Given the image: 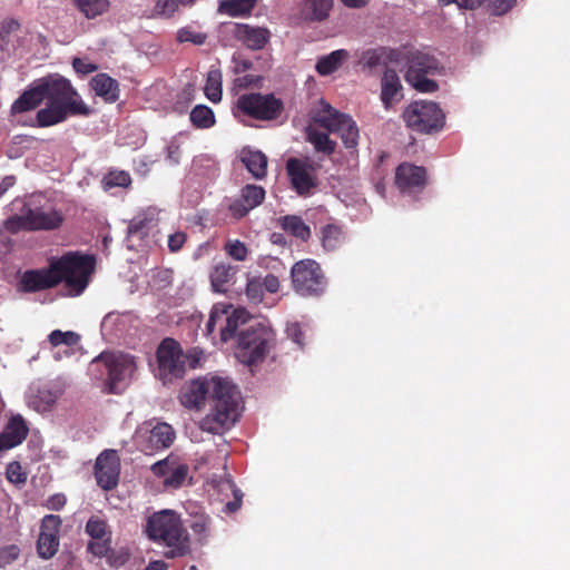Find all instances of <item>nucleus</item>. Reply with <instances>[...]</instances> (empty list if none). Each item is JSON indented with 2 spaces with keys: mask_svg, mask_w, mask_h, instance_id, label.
Segmentation results:
<instances>
[{
  "mask_svg": "<svg viewBox=\"0 0 570 570\" xmlns=\"http://www.w3.org/2000/svg\"><path fill=\"white\" fill-rule=\"evenodd\" d=\"M147 537L157 543L165 544L167 559L184 557L190 552L189 534L180 515L173 510H161L153 513L146 523Z\"/></svg>",
  "mask_w": 570,
  "mask_h": 570,
  "instance_id": "nucleus-4",
  "label": "nucleus"
},
{
  "mask_svg": "<svg viewBox=\"0 0 570 570\" xmlns=\"http://www.w3.org/2000/svg\"><path fill=\"white\" fill-rule=\"evenodd\" d=\"M187 464H175L173 465L169 475L164 479V485L167 488L178 489L180 488L188 474Z\"/></svg>",
  "mask_w": 570,
  "mask_h": 570,
  "instance_id": "nucleus-42",
  "label": "nucleus"
},
{
  "mask_svg": "<svg viewBox=\"0 0 570 570\" xmlns=\"http://www.w3.org/2000/svg\"><path fill=\"white\" fill-rule=\"evenodd\" d=\"M87 18H96L107 11L109 7L108 0H71Z\"/></svg>",
  "mask_w": 570,
  "mask_h": 570,
  "instance_id": "nucleus-39",
  "label": "nucleus"
},
{
  "mask_svg": "<svg viewBox=\"0 0 570 570\" xmlns=\"http://www.w3.org/2000/svg\"><path fill=\"white\" fill-rule=\"evenodd\" d=\"M47 106L37 111V127H50L63 122L71 116L87 117L91 108L83 101L71 82L63 78L51 76L35 80L12 104L11 114H23L35 110L43 101Z\"/></svg>",
  "mask_w": 570,
  "mask_h": 570,
  "instance_id": "nucleus-1",
  "label": "nucleus"
},
{
  "mask_svg": "<svg viewBox=\"0 0 570 570\" xmlns=\"http://www.w3.org/2000/svg\"><path fill=\"white\" fill-rule=\"evenodd\" d=\"M95 265L94 256L68 252L59 258L50 259L47 267L26 271L20 286L26 293H35L63 283L70 295L78 296L87 288Z\"/></svg>",
  "mask_w": 570,
  "mask_h": 570,
  "instance_id": "nucleus-3",
  "label": "nucleus"
},
{
  "mask_svg": "<svg viewBox=\"0 0 570 570\" xmlns=\"http://www.w3.org/2000/svg\"><path fill=\"white\" fill-rule=\"evenodd\" d=\"M29 218V230H53L61 226L63 216L60 212L51 209L26 207Z\"/></svg>",
  "mask_w": 570,
  "mask_h": 570,
  "instance_id": "nucleus-23",
  "label": "nucleus"
},
{
  "mask_svg": "<svg viewBox=\"0 0 570 570\" xmlns=\"http://www.w3.org/2000/svg\"><path fill=\"white\" fill-rule=\"evenodd\" d=\"M61 524V518L56 514H47L42 519L37 541V551L40 558L50 559L57 553Z\"/></svg>",
  "mask_w": 570,
  "mask_h": 570,
  "instance_id": "nucleus-16",
  "label": "nucleus"
},
{
  "mask_svg": "<svg viewBox=\"0 0 570 570\" xmlns=\"http://www.w3.org/2000/svg\"><path fill=\"white\" fill-rule=\"evenodd\" d=\"M203 355V351L197 347L188 350L186 353H184L183 357L185 361V368H196L199 365Z\"/></svg>",
  "mask_w": 570,
  "mask_h": 570,
  "instance_id": "nucleus-54",
  "label": "nucleus"
},
{
  "mask_svg": "<svg viewBox=\"0 0 570 570\" xmlns=\"http://www.w3.org/2000/svg\"><path fill=\"white\" fill-rule=\"evenodd\" d=\"M266 191L262 186L247 184L240 189V197L228 206L230 215L240 219L252 209L258 207L265 199Z\"/></svg>",
  "mask_w": 570,
  "mask_h": 570,
  "instance_id": "nucleus-18",
  "label": "nucleus"
},
{
  "mask_svg": "<svg viewBox=\"0 0 570 570\" xmlns=\"http://www.w3.org/2000/svg\"><path fill=\"white\" fill-rule=\"evenodd\" d=\"M189 118L193 126L199 129H208L216 122L213 109L206 105L195 106L190 111Z\"/></svg>",
  "mask_w": 570,
  "mask_h": 570,
  "instance_id": "nucleus-34",
  "label": "nucleus"
},
{
  "mask_svg": "<svg viewBox=\"0 0 570 570\" xmlns=\"http://www.w3.org/2000/svg\"><path fill=\"white\" fill-rule=\"evenodd\" d=\"M187 240V235L184 232H176L168 237V248L171 253L180 250Z\"/></svg>",
  "mask_w": 570,
  "mask_h": 570,
  "instance_id": "nucleus-56",
  "label": "nucleus"
},
{
  "mask_svg": "<svg viewBox=\"0 0 570 570\" xmlns=\"http://www.w3.org/2000/svg\"><path fill=\"white\" fill-rule=\"evenodd\" d=\"M402 57L401 48L377 46L363 50L358 56L357 66L364 69L395 71V68L402 66Z\"/></svg>",
  "mask_w": 570,
  "mask_h": 570,
  "instance_id": "nucleus-12",
  "label": "nucleus"
},
{
  "mask_svg": "<svg viewBox=\"0 0 570 570\" xmlns=\"http://www.w3.org/2000/svg\"><path fill=\"white\" fill-rule=\"evenodd\" d=\"M257 0H220L218 12L229 17L248 14L256 6Z\"/></svg>",
  "mask_w": 570,
  "mask_h": 570,
  "instance_id": "nucleus-32",
  "label": "nucleus"
},
{
  "mask_svg": "<svg viewBox=\"0 0 570 570\" xmlns=\"http://www.w3.org/2000/svg\"><path fill=\"white\" fill-rule=\"evenodd\" d=\"M3 226L10 234H17L20 230H29V218L27 209L24 208L21 215H13L7 218L3 223Z\"/></svg>",
  "mask_w": 570,
  "mask_h": 570,
  "instance_id": "nucleus-45",
  "label": "nucleus"
},
{
  "mask_svg": "<svg viewBox=\"0 0 570 570\" xmlns=\"http://www.w3.org/2000/svg\"><path fill=\"white\" fill-rule=\"evenodd\" d=\"M348 57L350 53L345 49L334 50L317 60L315 71H336Z\"/></svg>",
  "mask_w": 570,
  "mask_h": 570,
  "instance_id": "nucleus-33",
  "label": "nucleus"
},
{
  "mask_svg": "<svg viewBox=\"0 0 570 570\" xmlns=\"http://www.w3.org/2000/svg\"><path fill=\"white\" fill-rule=\"evenodd\" d=\"M246 296L252 304H259L264 298V287L262 279L253 277L247 281L246 284Z\"/></svg>",
  "mask_w": 570,
  "mask_h": 570,
  "instance_id": "nucleus-46",
  "label": "nucleus"
},
{
  "mask_svg": "<svg viewBox=\"0 0 570 570\" xmlns=\"http://www.w3.org/2000/svg\"><path fill=\"white\" fill-rule=\"evenodd\" d=\"M179 400L189 410H200L206 402L210 403V412L202 419L199 428L213 434L222 433L238 416L239 392L226 379L212 376L193 380L181 387Z\"/></svg>",
  "mask_w": 570,
  "mask_h": 570,
  "instance_id": "nucleus-2",
  "label": "nucleus"
},
{
  "mask_svg": "<svg viewBox=\"0 0 570 570\" xmlns=\"http://www.w3.org/2000/svg\"><path fill=\"white\" fill-rule=\"evenodd\" d=\"M207 529H208V522L204 518H199V519L195 520L194 523L191 524V530L197 535H206Z\"/></svg>",
  "mask_w": 570,
  "mask_h": 570,
  "instance_id": "nucleus-62",
  "label": "nucleus"
},
{
  "mask_svg": "<svg viewBox=\"0 0 570 570\" xmlns=\"http://www.w3.org/2000/svg\"><path fill=\"white\" fill-rule=\"evenodd\" d=\"M426 184V169L410 163H402L395 170V185L401 191L423 188Z\"/></svg>",
  "mask_w": 570,
  "mask_h": 570,
  "instance_id": "nucleus-19",
  "label": "nucleus"
},
{
  "mask_svg": "<svg viewBox=\"0 0 570 570\" xmlns=\"http://www.w3.org/2000/svg\"><path fill=\"white\" fill-rule=\"evenodd\" d=\"M292 287L302 297H320L325 293L327 279L314 259L296 262L291 269Z\"/></svg>",
  "mask_w": 570,
  "mask_h": 570,
  "instance_id": "nucleus-7",
  "label": "nucleus"
},
{
  "mask_svg": "<svg viewBox=\"0 0 570 570\" xmlns=\"http://www.w3.org/2000/svg\"><path fill=\"white\" fill-rule=\"evenodd\" d=\"M248 315L244 308H233L232 305H215L210 312L209 320L206 323V333L208 335L219 327L222 342H228L234 338L236 331L244 325Z\"/></svg>",
  "mask_w": 570,
  "mask_h": 570,
  "instance_id": "nucleus-10",
  "label": "nucleus"
},
{
  "mask_svg": "<svg viewBox=\"0 0 570 570\" xmlns=\"http://www.w3.org/2000/svg\"><path fill=\"white\" fill-rule=\"evenodd\" d=\"M66 503L67 498L63 493H55L47 499L45 507L52 511H60Z\"/></svg>",
  "mask_w": 570,
  "mask_h": 570,
  "instance_id": "nucleus-57",
  "label": "nucleus"
},
{
  "mask_svg": "<svg viewBox=\"0 0 570 570\" xmlns=\"http://www.w3.org/2000/svg\"><path fill=\"white\" fill-rule=\"evenodd\" d=\"M174 465L169 458L158 461L151 465V472L159 478H167Z\"/></svg>",
  "mask_w": 570,
  "mask_h": 570,
  "instance_id": "nucleus-55",
  "label": "nucleus"
},
{
  "mask_svg": "<svg viewBox=\"0 0 570 570\" xmlns=\"http://www.w3.org/2000/svg\"><path fill=\"white\" fill-rule=\"evenodd\" d=\"M274 344L275 334L272 328L259 323L249 325L238 335L236 356L244 364L254 365L264 361Z\"/></svg>",
  "mask_w": 570,
  "mask_h": 570,
  "instance_id": "nucleus-5",
  "label": "nucleus"
},
{
  "mask_svg": "<svg viewBox=\"0 0 570 570\" xmlns=\"http://www.w3.org/2000/svg\"><path fill=\"white\" fill-rule=\"evenodd\" d=\"M102 184L106 190H109L115 187L127 188L131 184V177L129 173L125 170H115L108 173L104 177Z\"/></svg>",
  "mask_w": 570,
  "mask_h": 570,
  "instance_id": "nucleus-41",
  "label": "nucleus"
},
{
  "mask_svg": "<svg viewBox=\"0 0 570 570\" xmlns=\"http://www.w3.org/2000/svg\"><path fill=\"white\" fill-rule=\"evenodd\" d=\"M177 40L179 42H191L196 46H202L207 40V35L185 27L178 30Z\"/></svg>",
  "mask_w": 570,
  "mask_h": 570,
  "instance_id": "nucleus-47",
  "label": "nucleus"
},
{
  "mask_svg": "<svg viewBox=\"0 0 570 570\" xmlns=\"http://www.w3.org/2000/svg\"><path fill=\"white\" fill-rule=\"evenodd\" d=\"M101 375L106 373L108 393H118V385L125 382L135 371V363L130 355L115 352H104L92 361Z\"/></svg>",
  "mask_w": 570,
  "mask_h": 570,
  "instance_id": "nucleus-8",
  "label": "nucleus"
},
{
  "mask_svg": "<svg viewBox=\"0 0 570 570\" xmlns=\"http://www.w3.org/2000/svg\"><path fill=\"white\" fill-rule=\"evenodd\" d=\"M306 139L311 142L317 153L331 156L336 148V142L332 140L328 134L308 127L306 130Z\"/></svg>",
  "mask_w": 570,
  "mask_h": 570,
  "instance_id": "nucleus-31",
  "label": "nucleus"
},
{
  "mask_svg": "<svg viewBox=\"0 0 570 570\" xmlns=\"http://www.w3.org/2000/svg\"><path fill=\"white\" fill-rule=\"evenodd\" d=\"M205 96L208 100L217 104L222 100L223 95V80L222 73H208L207 81L204 88Z\"/></svg>",
  "mask_w": 570,
  "mask_h": 570,
  "instance_id": "nucleus-40",
  "label": "nucleus"
},
{
  "mask_svg": "<svg viewBox=\"0 0 570 570\" xmlns=\"http://www.w3.org/2000/svg\"><path fill=\"white\" fill-rule=\"evenodd\" d=\"M233 33L238 41L255 50L262 49L271 36L267 28L253 27L247 23H236Z\"/></svg>",
  "mask_w": 570,
  "mask_h": 570,
  "instance_id": "nucleus-22",
  "label": "nucleus"
},
{
  "mask_svg": "<svg viewBox=\"0 0 570 570\" xmlns=\"http://www.w3.org/2000/svg\"><path fill=\"white\" fill-rule=\"evenodd\" d=\"M403 99V87L397 73H383L381 79V100L386 109Z\"/></svg>",
  "mask_w": 570,
  "mask_h": 570,
  "instance_id": "nucleus-26",
  "label": "nucleus"
},
{
  "mask_svg": "<svg viewBox=\"0 0 570 570\" xmlns=\"http://www.w3.org/2000/svg\"><path fill=\"white\" fill-rule=\"evenodd\" d=\"M322 246L327 252H335L345 242L343 228L336 224H327L321 229Z\"/></svg>",
  "mask_w": 570,
  "mask_h": 570,
  "instance_id": "nucleus-30",
  "label": "nucleus"
},
{
  "mask_svg": "<svg viewBox=\"0 0 570 570\" xmlns=\"http://www.w3.org/2000/svg\"><path fill=\"white\" fill-rule=\"evenodd\" d=\"M184 352L180 344L170 337L161 341L157 348V361L160 371L167 372L175 377H181L185 374Z\"/></svg>",
  "mask_w": 570,
  "mask_h": 570,
  "instance_id": "nucleus-15",
  "label": "nucleus"
},
{
  "mask_svg": "<svg viewBox=\"0 0 570 570\" xmlns=\"http://www.w3.org/2000/svg\"><path fill=\"white\" fill-rule=\"evenodd\" d=\"M20 556V548L17 544H9L0 548V568L11 564Z\"/></svg>",
  "mask_w": 570,
  "mask_h": 570,
  "instance_id": "nucleus-51",
  "label": "nucleus"
},
{
  "mask_svg": "<svg viewBox=\"0 0 570 570\" xmlns=\"http://www.w3.org/2000/svg\"><path fill=\"white\" fill-rule=\"evenodd\" d=\"M240 160L254 178L263 179L267 175L268 160L266 155L262 151L244 149Z\"/></svg>",
  "mask_w": 570,
  "mask_h": 570,
  "instance_id": "nucleus-27",
  "label": "nucleus"
},
{
  "mask_svg": "<svg viewBox=\"0 0 570 570\" xmlns=\"http://www.w3.org/2000/svg\"><path fill=\"white\" fill-rule=\"evenodd\" d=\"M428 73H405L406 80L412 82L414 88L421 92H434L438 89V83L426 78Z\"/></svg>",
  "mask_w": 570,
  "mask_h": 570,
  "instance_id": "nucleus-43",
  "label": "nucleus"
},
{
  "mask_svg": "<svg viewBox=\"0 0 570 570\" xmlns=\"http://www.w3.org/2000/svg\"><path fill=\"white\" fill-rule=\"evenodd\" d=\"M154 226H156V219L153 214H148V213L138 214L129 222L128 234L142 237Z\"/></svg>",
  "mask_w": 570,
  "mask_h": 570,
  "instance_id": "nucleus-37",
  "label": "nucleus"
},
{
  "mask_svg": "<svg viewBox=\"0 0 570 570\" xmlns=\"http://www.w3.org/2000/svg\"><path fill=\"white\" fill-rule=\"evenodd\" d=\"M318 165L308 157L302 159L292 157L286 161V173L293 189L299 196H308L317 187Z\"/></svg>",
  "mask_w": 570,
  "mask_h": 570,
  "instance_id": "nucleus-11",
  "label": "nucleus"
},
{
  "mask_svg": "<svg viewBox=\"0 0 570 570\" xmlns=\"http://www.w3.org/2000/svg\"><path fill=\"white\" fill-rule=\"evenodd\" d=\"M16 184V177L14 176H6L1 183H0V194L7 191L9 188H11Z\"/></svg>",
  "mask_w": 570,
  "mask_h": 570,
  "instance_id": "nucleus-63",
  "label": "nucleus"
},
{
  "mask_svg": "<svg viewBox=\"0 0 570 570\" xmlns=\"http://www.w3.org/2000/svg\"><path fill=\"white\" fill-rule=\"evenodd\" d=\"M263 81L261 75L245 73L243 77H238L234 80V89L243 90L248 88H258Z\"/></svg>",
  "mask_w": 570,
  "mask_h": 570,
  "instance_id": "nucleus-49",
  "label": "nucleus"
},
{
  "mask_svg": "<svg viewBox=\"0 0 570 570\" xmlns=\"http://www.w3.org/2000/svg\"><path fill=\"white\" fill-rule=\"evenodd\" d=\"M332 6L333 0H304L303 10L313 20L323 21L328 17Z\"/></svg>",
  "mask_w": 570,
  "mask_h": 570,
  "instance_id": "nucleus-36",
  "label": "nucleus"
},
{
  "mask_svg": "<svg viewBox=\"0 0 570 570\" xmlns=\"http://www.w3.org/2000/svg\"><path fill=\"white\" fill-rule=\"evenodd\" d=\"M95 478L105 491L114 490L119 483L120 458L116 450H104L96 459Z\"/></svg>",
  "mask_w": 570,
  "mask_h": 570,
  "instance_id": "nucleus-13",
  "label": "nucleus"
},
{
  "mask_svg": "<svg viewBox=\"0 0 570 570\" xmlns=\"http://www.w3.org/2000/svg\"><path fill=\"white\" fill-rule=\"evenodd\" d=\"M196 89L194 85H186L177 96L176 108L180 111L185 110L195 99Z\"/></svg>",
  "mask_w": 570,
  "mask_h": 570,
  "instance_id": "nucleus-53",
  "label": "nucleus"
},
{
  "mask_svg": "<svg viewBox=\"0 0 570 570\" xmlns=\"http://www.w3.org/2000/svg\"><path fill=\"white\" fill-rule=\"evenodd\" d=\"M262 285H263L265 291H267V292H269L272 294L277 293L279 291V287H281L279 279L274 274H267L262 279Z\"/></svg>",
  "mask_w": 570,
  "mask_h": 570,
  "instance_id": "nucleus-59",
  "label": "nucleus"
},
{
  "mask_svg": "<svg viewBox=\"0 0 570 570\" xmlns=\"http://www.w3.org/2000/svg\"><path fill=\"white\" fill-rule=\"evenodd\" d=\"M232 487H233L234 500L226 503V511L234 513L242 505L243 492L239 489H237L236 487H234V485H232Z\"/></svg>",
  "mask_w": 570,
  "mask_h": 570,
  "instance_id": "nucleus-61",
  "label": "nucleus"
},
{
  "mask_svg": "<svg viewBox=\"0 0 570 570\" xmlns=\"http://www.w3.org/2000/svg\"><path fill=\"white\" fill-rule=\"evenodd\" d=\"M89 86L96 96L100 97L106 104H114L119 99L120 88L116 79L108 73H96L91 78Z\"/></svg>",
  "mask_w": 570,
  "mask_h": 570,
  "instance_id": "nucleus-25",
  "label": "nucleus"
},
{
  "mask_svg": "<svg viewBox=\"0 0 570 570\" xmlns=\"http://www.w3.org/2000/svg\"><path fill=\"white\" fill-rule=\"evenodd\" d=\"M278 225L285 232L289 233L292 236L306 242L311 237V228L302 217L296 215H286L278 219Z\"/></svg>",
  "mask_w": 570,
  "mask_h": 570,
  "instance_id": "nucleus-29",
  "label": "nucleus"
},
{
  "mask_svg": "<svg viewBox=\"0 0 570 570\" xmlns=\"http://www.w3.org/2000/svg\"><path fill=\"white\" fill-rule=\"evenodd\" d=\"M145 570H168V567L164 561L157 560L150 562Z\"/></svg>",
  "mask_w": 570,
  "mask_h": 570,
  "instance_id": "nucleus-64",
  "label": "nucleus"
},
{
  "mask_svg": "<svg viewBox=\"0 0 570 570\" xmlns=\"http://www.w3.org/2000/svg\"><path fill=\"white\" fill-rule=\"evenodd\" d=\"M402 118L406 126L419 134H434L443 129L445 114L434 101H413L405 107Z\"/></svg>",
  "mask_w": 570,
  "mask_h": 570,
  "instance_id": "nucleus-6",
  "label": "nucleus"
},
{
  "mask_svg": "<svg viewBox=\"0 0 570 570\" xmlns=\"http://www.w3.org/2000/svg\"><path fill=\"white\" fill-rule=\"evenodd\" d=\"M341 135V139L346 148H355L358 142V128L356 122L347 115L336 131Z\"/></svg>",
  "mask_w": 570,
  "mask_h": 570,
  "instance_id": "nucleus-38",
  "label": "nucleus"
},
{
  "mask_svg": "<svg viewBox=\"0 0 570 570\" xmlns=\"http://www.w3.org/2000/svg\"><path fill=\"white\" fill-rule=\"evenodd\" d=\"M86 533L91 537L87 550L95 557H107L111 550V530L106 520L92 515L86 523Z\"/></svg>",
  "mask_w": 570,
  "mask_h": 570,
  "instance_id": "nucleus-17",
  "label": "nucleus"
},
{
  "mask_svg": "<svg viewBox=\"0 0 570 570\" xmlns=\"http://www.w3.org/2000/svg\"><path fill=\"white\" fill-rule=\"evenodd\" d=\"M402 49V66L407 68L406 71H438V59L424 51L410 47H401Z\"/></svg>",
  "mask_w": 570,
  "mask_h": 570,
  "instance_id": "nucleus-20",
  "label": "nucleus"
},
{
  "mask_svg": "<svg viewBox=\"0 0 570 570\" xmlns=\"http://www.w3.org/2000/svg\"><path fill=\"white\" fill-rule=\"evenodd\" d=\"M347 115L340 112L333 108L324 99H321L317 107L313 110V121L322 128L335 132L338 130L340 125L344 121Z\"/></svg>",
  "mask_w": 570,
  "mask_h": 570,
  "instance_id": "nucleus-24",
  "label": "nucleus"
},
{
  "mask_svg": "<svg viewBox=\"0 0 570 570\" xmlns=\"http://www.w3.org/2000/svg\"><path fill=\"white\" fill-rule=\"evenodd\" d=\"M175 440V431L167 423H157L153 429L140 431L136 438L138 449L147 455L169 448Z\"/></svg>",
  "mask_w": 570,
  "mask_h": 570,
  "instance_id": "nucleus-14",
  "label": "nucleus"
},
{
  "mask_svg": "<svg viewBox=\"0 0 570 570\" xmlns=\"http://www.w3.org/2000/svg\"><path fill=\"white\" fill-rule=\"evenodd\" d=\"M237 267L227 263H219L214 266L210 272V283L213 289L217 293H225L227 291V285L233 281Z\"/></svg>",
  "mask_w": 570,
  "mask_h": 570,
  "instance_id": "nucleus-28",
  "label": "nucleus"
},
{
  "mask_svg": "<svg viewBox=\"0 0 570 570\" xmlns=\"http://www.w3.org/2000/svg\"><path fill=\"white\" fill-rule=\"evenodd\" d=\"M6 475L8 481L14 484H24L27 481V473L23 471L21 464L17 461L8 464Z\"/></svg>",
  "mask_w": 570,
  "mask_h": 570,
  "instance_id": "nucleus-50",
  "label": "nucleus"
},
{
  "mask_svg": "<svg viewBox=\"0 0 570 570\" xmlns=\"http://www.w3.org/2000/svg\"><path fill=\"white\" fill-rule=\"evenodd\" d=\"M226 253L236 261H245L248 254L246 245L240 240L228 242L225 245Z\"/></svg>",
  "mask_w": 570,
  "mask_h": 570,
  "instance_id": "nucleus-52",
  "label": "nucleus"
},
{
  "mask_svg": "<svg viewBox=\"0 0 570 570\" xmlns=\"http://www.w3.org/2000/svg\"><path fill=\"white\" fill-rule=\"evenodd\" d=\"M80 336L71 331L62 332L60 330H55L49 334V342L52 346H59L61 344L66 346H75L78 344Z\"/></svg>",
  "mask_w": 570,
  "mask_h": 570,
  "instance_id": "nucleus-44",
  "label": "nucleus"
},
{
  "mask_svg": "<svg viewBox=\"0 0 570 570\" xmlns=\"http://www.w3.org/2000/svg\"><path fill=\"white\" fill-rule=\"evenodd\" d=\"M483 2H488L493 8L495 14H503L512 8L515 0H483Z\"/></svg>",
  "mask_w": 570,
  "mask_h": 570,
  "instance_id": "nucleus-58",
  "label": "nucleus"
},
{
  "mask_svg": "<svg viewBox=\"0 0 570 570\" xmlns=\"http://www.w3.org/2000/svg\"><path fill=\"white\" fill-rule=\"evenodd\" d=\"M236 106L244 115L263 121L277 119L284 110L283 101L273 94H244L238 97Z\"/></svg>",
  "mask_w": 570,
  "mask_h": 570,
  "instance_id": "nucleus-9",
  "label": "nucleus"
},
{
  "mask_svg": "<svg viewBox=\"0 0 570 570\" xmlns=\"http://www.w3.org/2000/svg\"><path fill=\"white\" fill-rule=\"evenodd\" d=\"M179 4L178 0H157L154 7V14L170 18L177 11Z\"/></svg>",
  "mask_w": 570,
  "mask_h": 570,
  "instance_id": "nucleus-48",
  "label": "nucleus"
},
{
  "mask_svg": "<svg viewBox=\"0 0 570 570\" xmlns=\"http://www.w3.org/2000/svg\"><path fill=\"white\" fill-rule=\"evenodd\" d=\"M60 396V392L58 390H51V389H40L35 395L30 403L33 405V407L38 412H47L52 409V406L57 403L58 399Z\"/></svg>",
  "mask_w": 570,
  "mask_h": 570,
  "instance_id": "nucleus-35",
  "label": "nucleus"
},
{
  "mask_svg": "<svg viewBox=\"0 0 570 570\" xmlns=\"http://www.w3.org/2000/svg\"><path fill=\"white\" fill-rule=\"evenodd\" d=\"M29 429L21 415L12 416L0 433V452L20 445L28 436Z\"/></svg>",
  "mask_w": 570,
  "mask_h": 570,
  "instance_id": "nucleus-21",
  "label": "nucleus"
},
{
  "mask_svg": "<svg viewBox=\"0 0 570 570\" xmlns=\"http://www.w3.org/2000/svg\"><path fill=\"white\" fill-rule=\"evenodd\" d=\"M287 336L296 343L299 347L304 346L303 337L304 334L298 324H291L286 328Z\"/></svg>",
  "mask_w": 570,
  "mask_h": 570,
  "instance_id": "nucleus-60",
  "label": "nucleus"
}]
</instances>
